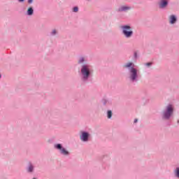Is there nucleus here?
Instances as JSON below:
<instances>
[{
  "instance_id": "23",
  "label": "nucleus",
  "mask_w": 179,
  "mask_h": 179,
  "mask_svg": "<svg viewBox=\"0 0 179 179\" xmlns=\"http://www.w3.org/2000/svg\"><path fill=\"white\" fill-rule=\"evenodd\" d=\"M177 122H178V124H179V120H178Z\"/></svg>"
},
{
  "instance_id": "20",
  "label": "nucleus",
  "mask_w": 179,
  "mask_h": 179,
  "mask_svg": "<svg viewBox=\"0 0 179 179\" xmlns=\"http://www.w3.org/2000/svg\"><path fill=\"white\" fill-rule=\"evenodd\" d=\"M18 2L23 3V2H24V0H18Z\"/></svg>"
},
{
  "instance_id": "24",
  "label": "nucleus",
  "mask_w": 179,
  "mask_h": 179,
  "mask_svg": "<svg viewBox=\"0 0 179 179\" xmlns=\"http://www.w3.org/2000/svg\"><path fill=\"white\" fill-rule=\"evenodd\" d=\"M33 179H36V178H34Z\"/></svg>"
},
{
  "instance_id": "22",
  "label": "nucleus",
  "mask_w": 179,
  "mask_h": 179,
  "mask_svg": "<svg viewBox=\"0 0 179 179\" xmlns=\"http://www.w3.org/2000/svg\"><path fill=\"white\" fill-rule=\"evenodd\" d=\"M1 78H2V75L0 73V79H1Z\"/></svg>"
},
{
  "instance_id": "6",
  "label": "nucleus",
  "mask_w": 179,
  "mask_h": 179,
  "mask_svg": "<svg viewBox=\"0 0 179 179\" xmlns=\"http://www.w3.org/2000/svg\"><path fill=\"white\" fill-rule=\"evenodd\" d=\"M89 138H90V134L87 131H81V134L80 135V141L83 142H88Z\"/></svg>"
},
{
  "instance_id": "11",
  "label": "nucleus",
  "mask_w": 179,
  "mask_h": 179,
  "mask_svg": "<svg viewBox=\"0 0 179 179\" xmlns=\"http://www.w3.org/2000/svg\"><path fill=\"white\" fill-rule=\"evenodd\" d=\"M103 106H111V101L108 99H103L101 101Z\"/></svg>"
},
{
  "instance_id": "5",
  "label": "nucleus",
  "mask_w": 179,
  "mask_h": 179,
  "mask_svg": "<svg viewBox=\"0 0 179 179\" xmlns=\"http://www.w3.org/2000/svg\"><path fill=\"white\" fill-rule=\"evenodd\" d=\"M54 148L56 149V150H59L62 156H69V155H71V152H69L66 148H64L61 143L55 144Z\"/></svg>"
},
{
  "instance_id": "18",
  "label": "nucleus",
  "mask_w": 179,
  "mask_h": 179,
  "mask_svg": "<svg viewBox=\"0 0 179 179\" xmlns=\"http://www.w3.org/2000/svg\"><path fill=\"white\" fill-rule=\"evenodd\" d=\"M135 59L138 58V53H136V52H134V55Z\"/></svg>"
},
{
  "instance_id": "8",
  "label": "nucleus",
  "mask_w": 179,
  "mask_h": 179,
  "mask_svg": "<svg viewBox=\"0 0 179 179\" xmlns=\"http://www.w3.org/2000/svg\"><path fill=\"white\" fill-rule=\"evenodd\" d=\"M27 172L29 174L34 173V165L31 162H29L28 166L26 168Z\"/></svg>"
},
{
  "instance_id": "21",
  "label": "nucleus",
  "mask_w": 179,
  "mask_h": 179,
  "mask_svg": "<svg viewBox=\"0 0 179 179\" xmlns=\"http://www.w3.org/2000/svg\"><path fill=\"white\" fill-rule=\"evenodd\" d=\"M136 122H138V119L134 120V123H136Z\"/></svg>"
},
{
  "instance_id": "2",
  "label": "nucleus",
  "mask_w": 179,
  "mask_h": 179,
  "mask_svg": "<svg viewBox=\"0 0 179 179\" xmlns=\"http://www.w3.org/2000/svg\"><path fill=\"white\" fill-rule=\"evenodd\" d=\"M123 68L128 70L129 79L132 83L139 82V71L135 68L134 62H130L124 64Z\"/></svg>"
},
{
  "instance_id": "14",
  "label": "nucleus",
  "mask_w": 179,
  "mask_h": 179,
  "mask_svg": "<svg viewBox=\"0 0 179 179\" xmlns=\"http://www.w3.org/2000/svg\"><path fill=\"white\" fill-rule=\"evenodd\" d=\"M107 117L110 120L113 117V111L108 110L107 111Z\"/></svg>"
},
{
  "instance_id": "12",
  "label": "nucleus",
  "mask_w": 179,
  "mask_h": 179,
  "mask_svg": "<svg viewBox=\"0 0 179 179\" xmlns=\"http://www.w3.org/2000/svg\"><path fill=\"white\" fill-rule=\"evenodd\" d=\"M34 13V9H33V7H29L27 10V15L28 16H31Z\"/></svg>"
},
{
  "instance_id": "17",
  "label": "nucleus",
  "mask_w": 179,
  "mask_h": 179,
  "mask_svg": "<svg viewBox=\"0 0 179 179\" xmlns=\"http://www.w3.org/2000/svg\"><path fill=\"white\" fill-rule=\"evenodd\" d=\"M52 36H55L57 34V30L53 29L52 31L50 33Z\"/></svg>"
},
{
  "instance_id": "7",
  "label": "nucleus",
  "mask_w": 179,
  "mask_h": 179,
  "mask_svg": "<svg viewBox=\"0 0 179 179\" xmlns=\"http://www.w3.org/2000/svg\"><path fill=\"white\" fill-rule=\"evenodd\" d=\"M158 6L159 9H166L167 6H169V1L168 0H160Z\"/></svg>"
},
{
  "instance_id": "15",
  "label": "nucleus",
  "mask_w": 179,
  "mask_h": 179,
  "mask_svg": "<svg viewBox=\"0 0 179 179\" xmlns=\"http://www.w3.org/2000/svg\"><path fill=\"white\" fill-rule=\"evenodd\" d=\"M153 65L152 62H148L145 64V66H147L148 68H150V66H152Z\"/></svg>"
},
{
  "instance_id": "16",
  "label": "nucleus",
  "mask_w": 179,
  "mask_h": 179,
  "mask_svg": "<svg viewBox=\"0 0 179 179\" xmlns=\"http://www.w3.org/2000/svg\"><path fill=\"white\" fill-rule=\"evenodd\" d=\"M73 12H79V8L78 6H75L73 8Z\"/></svg>"
},
{
  "instance_id": "3",
  "label": "nucleus",
  "mask_w": 179,
  "mask_h": 179,
  "mask_svg": "<svg viewBox=\"0 0 179 179\" xmlns=\"http://www.w3.org/2000/svg\"><path fill=\"white\" fill-rule=\"evenodd\" d=\"M173 114H174V108L173 107V105L169 104L166 107V109L163 110L162 118L165 121H169V120H170V118H171L173 116Z\"/></svg>"
},
{
  "instance_id": "1",
  "label": "nucleus",
  "mask_w": 179,
  "mask_h": 179,
  "mask_svg": "<svg viewBox=\"0 0 179 179\" xmlns=\"http://www.w3.org/2000/svg\"><path fill=\"white\" fill-rule=\"evenodd\" d=\"M86 59L80 57L78 60V65H80V76L83 83H89L93 77V68L92 65L85 63Z\"/></svg>"
},
{
  "instance_id": "9",
  "label": "nucleus",
  "mask_w": 179,
  "mask_h": 179,
  "mask_svg": "<svg viewBox=\"0 0 179 179\" xmlns=\"http://www.w3.org/2000/svg\"><path fill=\"white\" fill-rule=\"evenodd\" d=\"M128 10H131L130 6H121L117 8V12H128Z\"/></svg>"
},
{
  "instance_id": "13",
  "label": "nucleus",
  "mask_w": 179,
  "mask_h": 179,
  "mask_svg": "<svg viewBox=\"0 0 179 179\" xmlns=\"http://www.w3.org/2000/svg\"><path fill=\"white\" fill-rule=\"evenodd\" d=\"M173 174L176 178H179V167H176V169L173 171Z\"/></svg>"
},
{
  "instance_id": "10",
  "label": "nucleus",
  "mask_w": 179,
  "mask_h": 179,
  "mask_svg": "<svg viewBox=\"0 0 179 179\" xmlns=\"http://www.w3.org/2000/svg\"><path fill=\"white\" fill-rule=\"evenodd\" d=\"M177 22V16L175 15H171L169 17V23L170 24H174Z\"/></svg>"
},
{
  "instance_id": "4",
  "label": "nucleus",
  "mask_w": 179,
  "mask_h": 179,
  "mask_svg": "<svg viewBox=\"0 0 179 179\" xmlns=\"http://www.w3.org/2000/svg\"><path fill=\"white\" fill-rule=\"evenodd\" d=\"M122 29V34L126 38H131L134 36V31L131 25L125 24L120 27Z\"/></svg>"
},
{
  "instance_id": "25",
  "label": "nucleus",
  "mask_w": 179,
  "mask_h": 179,
  "mask_svg": "<svg viewBox=\"0 0 179 179\" xmlns=\"http://www.w3.org/2000/svg\"><path fill=\"white\" fill-rule=\"evenodd\" d=\"M87 1H90V0H87Z\"/></svg>"
},
{
  "instance_id": "19",
  "label": "nucleus",
  "mask_w": 179,
  "mask_h": 179,
  "mask_svg": "<svg viewBox=\"0 0 179 179\" xmlns=\"http://www.w3.org/2000/svg\"><path fill=\"white\" fill-rule=\"evenodd\" d=\"M34 0H28V3L31 4V3H33V1Z\"/></svg>"
}]
</instances>
